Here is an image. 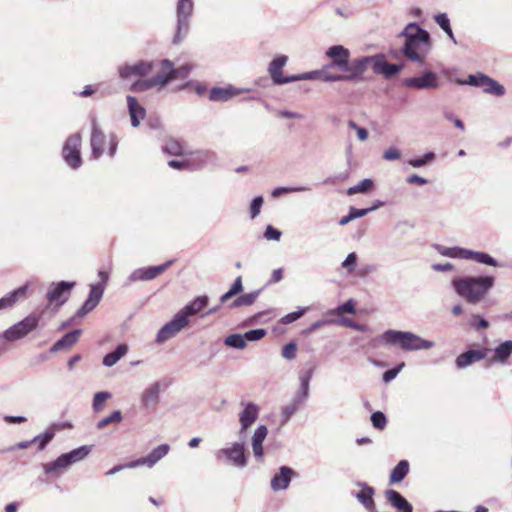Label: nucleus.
Here are the masks:
<instances>
[{
    "mask_svg": "<svg viewBox=\"0 0 512 512\" xmlns=\"http://www.w3.org/2000/svg\"><path fill=\"white\" fill-rule=\"evenodd\" d=\"M470 324L476 329H486L489 327V322L485 318L477 314L472 315Z\"/></svg>",
    "mask_w": 512,
    "mask_h": 512,
    "instance_id": "nucleus-60",
    "label": "nucleus"
},
{
    "mask_svg": "<svg viewBox=\"0 0 512 512\" xmlns=\"http://www.w3.org/2000/svg\"><path fill=\"white\" fill-rule=\"evenodd\" d=\"M356 485L360 487V491L353 493L354 497L368 512H374L376 509L374 495L375 489L365 482H357Z\"/></svg>",
    "mask_w": 512,
    "mask_h": 512,
    "instance_id": "nucleus-21",
    "label": "nucleus"
},
{
    "mask_svg": "<svg viewBox=\"0 0 512 512\" xmlns=\"http://www.w3.org/2000/svg\"><path fill=\"white\" fill-rule=\"evenodd\" d=\"M489 351L488 348L469 349L456 357L455 365L458 369H465L473 363L485 359Z\"/></svg>",
    "mask_w": 512,
    "mask_h": 512,
    "instance_id": "nucleus-19",
    "label": "nucleus"
},
{
    "mask_svg": "<svg viewBox=\"0 0 512 512\" xmlns=\"http://www.w3.org/2000/svg\"><path fill=\"white\" fill-rule=\"evenodd\" d=\"M511 355L512 340H506L494 348V352L491 357V362L506 365L508 364Z\"/></svg>",
    "mask_w": 512,
    "mask_h": 512,
    "instance_id": "nucleus-29",
    "label": "nucleus"
},
{
    "mask_svg": "<svg viewBox=\"0 0 512 512\" xmlns=\"http://www.w3.org/2000/svg\"><path fill=\"white\" fill-rule=\"evenodd\" d=\"M313 370L309 369L300 376V389L292 401L282 408L281 425H285L290 418L303 406L309 396V385Z\"/></svg>",
    "mask_w": 512,
    "mask_h": 512,
    "instance_id": "nucleus-6",
    "label": "nucleus"
},
{
    "mask_svg": "<svg viewBox=\"0 0 512 512\" xmlns=\"http://www.w3.org/2000/svg\"><path fill=\"white\" fill-rule=\"evenodd\" d=\"M380 340L385 344L398 345L405 351L428 350L435 346V343L426 340L409 331L386 330Z\"/></svg>",
    "mask_w": 512,
    "mask_h": 512,
    "instance_id": "nucleus-3",
    "label": "nucleus"
},
{
    "mask_svg": "<svg viewBox=\"0 0 512 512\" xmlns=\"http://www.w3.org/2000/svg\"><path fill=\"white\" fill-rule=\"evenodd\" d=\"M54 431L46 430L43 434H39L34 437L31 442L38 445V450H43L47 444L54 438Z\"/></svg>",
    "mask_w": 512,
    "mask_h": 512,
    "instance_id": "nucleus-49",
    "label": "nucleus"
},
{
    "mask_svg": "<svg viewBox=\"0 0 512 512\" xmlns=\"http://www.w3.org/2000/svg\"><path fill=\"white\" fill-rule=\"evenodd\" d=\"M483 92L486 94L494 95V96H503L505 94V88L496 80L488 77L487 81L482 88Z\"/></svg>",
    "mask_w": 512,
    "mask_h": 512,
    "instance_id": "nucleus-42",
    "label": "nucleus"
},
{
    "mask_svg": "<svg viewBox=\"0 0 512 512\" xmlns=\"http://www.w3.org/2000/svg\"><path fill=\"white\" fill-rule=\"evenodd\" d=\"M154 63L152 61H138L133 64H124L118 67L119 77L123 80L132 77H144L152 72Z\"/></svg>",
    "mask_w": 512,
    "mask_h": 512,
    "instance_id": "nucleus-13",
    "label": "nucleus"
},
{
    "mask_svg": "<svg viewBox=\"0 0 512 512\" xmlns=\"http://www.w3.org/2000/svg\"><path fill=\"white\" fill-rule=\"evenodd\" d=\"M163 149L166 153L174 156L183 155L185 153L183 146L176 140H169Z\"/></svg>",
    "mask_w": 512,
    "mask_h": 512,
    "instance_id": "nucleus-51",
    "label": "nucleus"
},
{
    "mask_svg": "<svg viewBox=\"0 0 512 512\" xmlns=\"http://www.w3.org/2000/svg\"><path fill=\"white\" fill-rule=\"evenodd\" d=\"M297 346L294 342L286 344L282 349V356L286 359H294L296 356Z\"/></svg>",
    "mask_w": 512,
    "mask_h": 512,
    "instance_id": "nucleus-63",
    "label": "nucleus"
},
{
    "mask_svg": "<svg viewBox=\"0 0 512 512\" xmlns=\"http://www.w3.org/2000/svg\"><path fill=\"white\" fill-rule=\"evenodd\" d=\"M80 146H81V136L76 133L68 137L66 140L62 155L63 159L68 166L73 169H77L82 164L81 154H80Z\"/></svg>",
    "mask_w": 512,
    "mask_h": 512,
    "instance_id": "nucleus-9",
    "label": "nucleus"
},
{
    "mask_svg": "<svg viewBox=\"0 0 512 512\" xmlns=\"http://www.w3.org/2000/svg\"><path fill=\"white\" fill-rule=\"evenodd\" d=\"M321 80L324 82L347 81L345 74L330 73L322 70Z\"/></svg>",
    "mask_w": 512,
    "mask_h": 512,
    "instance_id": "nucleus-58",
    "label": "nucleus"
},
{
    "mask_svg": "<svg viewBox=\"0 0 512 512\" xmlns=\"http://www.w3.org/2000/svg\"><path fill=\"white\" fill-rule=\"evenodd\" d=\"M90 451L91 448L89 446L84 445L78 447L68 453L61 454L54 461L43 464L42 468L45 474L56 478L60 477L71 465L85 459L89 455Z\"/></svg>",
    "mask_w": 512,
    "mask_h": 512,
    "instance_id": "nucleus-4",
    "label": "nucleus"
},
{
    "mask_svg": "<svg viewBox=\"0 0 512 512\" xmlns=\"http://www.w3.org/2000/svg\"><path fill=\"white\" fill-rule=\"evenodd\" d=\"M401 157V151L396 147H389L383 153V159L387 161L398 160Z\"/></svg>",
    "mask_w": 512,
    "mask_h": 512,
    "instance_id": "nucleus-64",
    "label": "nucleus"
},
{
    "mask_svg": "<svg viewBox=\"0 0 512 512\" xmlns=\"http://www.w3.org/2000/svg\"><path fill=\"white\" fill-rule=\"evenodd\" d=\"M403 83L409 88L416 89H434L439 86L437 75L433 71H425L418 77L406 78Z\"/></svg>",
    "mask_w": 512,
    "mask_h": 512,
    "instance_id": "nucleus-17",
    "label": "nucleus"
},
{
    "mask_svg": "<svg viewBox=\"0 0 512 512\" xmlns=\"http://www.w3.org/2000/svg\"><path fill=\"white\" fill-rule=\"evenodd\" d=\"M398 37L405 39L401 49L402 54L412 62L425 64L426 55L431 48L429 33L413 22L409 23Z\"/></svg>",
    "mask_w": 512,
    "mask_h": 512,
    "instance_id": "nucleus-1",
    "label": "nucleus"
},
{
    "mask_svg": "<svg viewBox=\"0 0 512 512\" xmlns=\"http://www.w3.org/2000/svg\"><path fill=\"white\" fill-rule=\"evenodd\" d=\"M106 136L100 129L96 118L92 119V131L90 138V145L92 149L91 156L93 159H99L104 153Z\"/></svg>",
    "mask_w": 512,
    "mask_h": 512,
    "instance_id": "nucleus-20",
    "label": "nucleus"
},
{
    "mask_svg": "<svg viewBox=\"0 0 512 512\" xmlns=\"http://www.w3.org/2000/svg\"><path fill=\"white\" fill-rule=\"evenodd\" d=\"M249 89L236 88L232 85L225 87H213L209 93V99L214 102H226L234 96L240 95Z\"/></svg>",
    "mask_w": 512,
    "mask_h": 512,
    "instance_id": "nucleus-25",
    "label": "nucleus"
},
{
    "mask_svg": "<svg viewBox=\"0 0 512 512\" xmlns=\"http://www.w3.org/2000/svg\"><path fill=\"white\" fill-rule=\"evenodd\" d=\"M224 456L227 462L235 467L244 468L247 466V454L245 449V441L232 443L230 447L218 450L217 457Z\"/></svg>",
    "mask_w": 512,
    "mask_h": 512,
    "instance_id": "nucleus-8",
    "label": "nucleus"
},
{
    "mask_svg": "<svg viewBox=\"0 0 512 512\" xmlns=\"http://www.w3.org/2000/svg\"><path fill=\"white\" fill-rule=\"evenodd\" d=\"M347 125L349 128L353 129L356 132L357 137L360 141L363 142L368 139L369 133H368L367 129L358 126V124L354 120H349L347 122Z\"/></svg>",
    "mask_w": 512,
    "mask_h": 512,
    "instance_id": "nucleus-56",
    "label": "nucleus"
},
{
    "mask_svg": "<svg viewBox=\"0 0 512 512\" xmlns=\"http://www.w3.org/2000/svg\"><path fill=\"white\" fill-rule=\"evenodd\" d=\"M104 294V287L103 284H91L90 285V291L88 294L87 299L83 303V305L78 309L76 316L77 317H84L89 312L94 310L96 306L101 301Z\"/></svg>",
    "mask_w": 512,
    "mask_h": 512,
    "instance_id": "nucleus-16",
    "label": "nucleus"
},
{
    "mask_svg": "<svg viewBox=\"0 0 512 512\" xmlns=\"http://www.w3.org/2000/svg\"><path fill=\"white\" fill-rule=\"evenodd\" d=\"M160 402V383L154 382L142 393L140 403L145 410H155Z\"/></svg>",
    "mask_w": 512,
    "mask_h": 512,
    "instance_id": "nucleus-23",
    "label": "nucleus"
},
{
    "mask_svg": "<svg viewBox=\"0 0 512 512\" xmlns=\"http://www.w3.org/2000/svg\"><path fill=\"white\" fill-rule=\"evenodd\" d=\"M375 55L363 56L355 58L352 61L349 60L347 68L343 70L347 81H359L363 79L364 72L369 66L374 70Z\"/></svg>",
    "mask_w": 512,
    "mask_h": 512,
    "instance_id": "nucleus-11",
    "label": "nucleus"
},
{
    "mask_svg": "<svg viewBox=\"0 0 512 512\" xmlns=\"http://www.w3.org/2000/svg\"><path fill=\"white\" fill-rule=\"evenodd\" d=\"M75 284L76 283L73 281H60L51 283L46 293L48 304H54L56 307L62 306L67 301L68 295L74 288Z\"/></svg>",
    "mask_w": 512,
    "mask_h": 512,
    "instance_id": "nucleus-10",
    "label": "nucleus"
},
{
    "mask_svg": "<svg viewBox=\"0 0 512 512\" xmlns=\"http://www.w3.org/2000/svg\"><path fill=\"white\" fill-rule=\"evenodd\" d=\"M358 256L355 252H351L347 255L345 260L342 262L341 266L343 269L347 270L349 273L354 272L357 265Z\"/></svg>",
    "mask_w": 512,
    "mask_h": 512,
    "instance_id": "nucleus-54",
    "label": "nucleus"
},
{
    "mask_svg": "<svg viewBox=\"0 0 512 512\" xmlns=\"http://www.w3.org/2000/svg\"><path fill=\"white\" fill-rule=\"evenodd\" d=\"M489 76L483 73L470 74L467 79H457L456 83L459 85H470L474 87L483 88L485 82L487 81Z\"/></svg>",
    "mask_w": 512,
    "mask_h": 512,
    "instance_id": "nucleus-41",
    "label": "nucleus"
},
{
    "mask_svg": "<svg viewBox=\"0 0 512 512\" xmlns=\"http://www.w3.org/2000/svg\"><path fill=\"white\" fill-rule=\"evenodd\" d=\"M244 335H245L246 342L247 341H259L266 335V330L262 329V328L253 329V330L246 332Z\"/></svg>",
    "mask_w": 512,
    "mask_h": 512,
    "instance_id": "nucleus-59",
    "label": "nucleus"
},
{
    "mask_svg": "<svg viewBox=\"0 0 512 512\" xmlns=\"http://www.w3.org/2000/svg\"><path fill=\"white\" fill-rule=\"evenodd\" d=\"M39 322L40 316L32 313L6 329L3 332L2 337L10 342L20 340L32 331L36 330L39 326Z\"/></svg>",
    "mask_w": 512,
    "mask_h": 512,
    "instance_id": "nucleus-7",
    "label": "nucleus"
},
{
    "mask_svg": "<svg viewBox=\"0 0 512 512\" xmlns=\"http://www.w3.org/2000/svg\"><path fill=\"white\" fill-rule=\"evenodd\" d=\"M409 472V462L407 460H401L393 468L390 474V482L397 483L402 481Z\"/></svg>",
    "mask_w": 512,
    "mask_h": 512,
    "instance_id": "nucleus-40",
    "label": "nucleus"
},
{
    "mask_svg": "<svg viewBox=\"0 0 512 512\" xmlns=\"http://www.w3.org/2000/svg\"><path fill=\"white\" fill-rule=\"evenodd\" d=\"M373 187V181L371 179H363L360 183L350 187L347 190L348 195H354L357 193H366Z\"/></svg>",
    "mask_w": 512,
    "mask_h": 512,
    "instance_id": "nucleus-50",
    "label": "nucleus"
},
{
    "mask_svg": "<svg viewBox=\"0 0 512 512\" xmlns=\"http://www.w3.org/2000/svg\"><path fill=\"white\" fill-rule=\"evenodd\" d=\"M371 422L376 429L383 430L387 424V418L383 412L377 411L371 415Z\"/></svg>",
    "mask_w": 512,
    "mask_h": 512,
    "instance_id": "nucleus-53",
    "label": "nucleus"
},
{
    "mask_svg": "<svg viewBox=\"0 0 512 512\" xmlns=\"http://www.w3.org/2000/svg\"><path fill=\"white\" fill-rule=\"evenodd\" d=\"M295 472L288 466H281L279 471L271 479V489L275 492L286 490Z\"/></svg>",
    "mask_w": 512,
    "mask_h": 512,
    "instance_id": "nucleus-24",
    "label": "nucleus"
},
{
    "mask_svg": "<svg viewBox=\"0 0 512 512\" xmlns=\"http://www.w3.org/2000/svg\"><path fill=\"white\" fill-rule=\"evenodd\" d=\"M456 294L467 303L476 305L488 295L495 285V277L491 275L461 276L451 282Z\"/></svg>",
    "mask_w": 512,
    "mask_h": 512,
    "instance_id": "nucleus-2",
    "label": "nucleus"
},
{
    "mask_svg": "<svg viewBox=\"0 0 512 512\" xmlns=\"http://www.w3.org/2000/svg\"><path fill=\"white\" fill-rule=\"evenodd\" d=\"M261 293V289L242 294L234 299L230 304L229 308H238L243 306H251L255 303L256 299Z\"/></svg>",
    "mask_w": 512,
    "mask_h": 512,
    "instance_id": "nucleus-38",
    "label": "nucleus"
},
{
    "mask_svg": "<svg viewBox=\"0 0 512 512\" xmlns=\"http://www.w3.org/2000/svg\"><path fill=\"white\" fill-rule=\"evenodd\" d=\"M81 334L80 329H75L67 334H65L62 338L57 340L52 347L50 348L51 352H58L60 350H64L73 346L77 341Z\"/></svg>",
    "mask_w": 512,
    "mask_h": 512,
    "instance_id": "nucleus-36",
    "label": "nucleus"
},
{
    "mask_svg": "<svg viewBox=\"0 0 512 512\" xmlns=\"http://www.w3.org/2000/svg\"><path fill=\"white\" fill-rule=\"evenodd\" d=\"M465 255L463 256V259L465 260H472L480 264H484L491 267H499V262L489 255L488 253L482 252V251H474L470 249H466V252H463Z\"/></svg>",
    "mask_w": 512,
    "mask_h": 512,
    "instance_id": "nucleus-33",
    "label": "nucleus"
},
{
    "mask_svg": "<svg viewBox=\"0 0 512 512\" xmlns=\"http://www.w3.org/2000/svg\"><path fill=\"white\" fill-rule=\"evenodd\" d=\"M194 11L193 0H178L176 3V27L173 44H180L188 35Z\"/></svg>",
    "mask_w": 512,
    "mask_h": 512,
    "instance_id": "nucleus-5",
    "label": "nucleus"
},
{
    "mask_svg": "<svg viewBox=\"0 0 512 512\" xmlns=\"http://www.w3.org/2000/svg\"><path fill=\"white\" fill-rule=\"evenodd\" d=\"M27 291L28 285L25 284L0 298V310L8 309L18 300L26 298Z\"/></svg>",
    "mask_w": 512,
    "mask_h": 512,
    "instance_id": "nucleus-34",
    "label": "nucleus"
},
{
    "mask_svg": "<svg viewBox=\"0 0 512 512\" xmlns=\"http://www.w3.org/2000/svg\"><path fill=\"white\" fill-rule=\"evenodd\" d=\"M157 87L153 81V78L140 79L132 83L130 90L135 93H141L148 91L152 88Z\"/></svg>",
    "mask_w": 512,
    "mask_h": 512,
    "instance_id": "nucleus-45",
    "label": "nucleus"
},
{
    "mask_svg": "<svg viewBox=\"0 0 512 512\" xmlns=\"http://www.w3.org/2000/svg\"><path fill=\"white\" fill-rule=\"evenodd\" d=\"M439 251L443 256L463 259L462 255H465L463 252H466V248H461V247L442 248Z\"/></svg>",
    "mask_w": 512,
    "mask_h": 512,
    "instance_id": "nucleus-55",
    "label": "nucleus"
},
{
    "mask_svg": "<svg viewBox=\"0 0 512 512\" xmlns=\"http://www.w3.org/2000/svg\"><path fill=\"white\" fill-rule=\"evenodd\" d=\"M112 397V394L108 391H101L94 394L92 401L93 411L98 413L103 410L105 402Z\"/></svg>",
    "mask_w": 512,
    "mask_h": 512,
    "instance_id": "nucleus-43",
    "label": "nucleus"
},
{
    "mask_svg": "<svg viewBox=\"0 0 512 512\" xmlns=\"http://www.w3.org/2000/svg\"><path fill=\"white\" fill-rule=\"evenodd\" d=\"M306 311H307V308H300L298 311L289 313L282 318V322L284 324H290V323L298 320L300 317H302L306 313Z\"/></svg>",
    "mask_w": 512,
    "mask_h": 512,
    "instance_id": "nucleus-61",
    "label": "nucleus"
},
{
    "mask_svg": "<svg viewBox=\"0 0 512 512\" xmlns=\"http://www.w3.org/2000/svg\"><path fill=\"white\" fill-rule=\"evenodd\" d=\"M187 324L188 320L177 312L174 317L158 331L156 342L163 343L169 340L179 331H181Z\"/></svg>",
    "mask_w": 512,
    "mask_h": 512,
    "instance_id": "nucleus-14",
    "label": "nucleus"
},
{
    "mask_svg": "<svg viewBox=\"0 0 512 512\" xmlns=\"http://www.w3.org/2000/svg\"><path fill=\"white\" fill-rule=\"evenodd\" d=\"M224 344L235 349H244L247 345L245 335L231 334L224 339Z\"/></svg>",
    "mask_w": 512,
    "mask_h": 512,
    "instance_id": "nucleus-44",
    "label": "nucleus"
},
{
    "mask_svg": "<svg viewBox=\"0 0 512 512\" xmlns=\"http://www.w3.org/2000/svg\"><path fill=\"white\" fill-rule=\"evenodd\" d=\"M402 69V64L388 63L384 54L375 55L374 73L382 74L385 78H391L397 75Z\"/></svg>",
    "mask_w": 512,
    "mask_h": 512,
    "instance_id": "nucleus-22",
    "label": "nucleus"
},
{
    "mask_svg": "<svg viewBox=\"0 0 512 512\" xmlns=\"http://www.w3.org/2000/svg\"><path fill=\"white\" fill-rule=\"evenodd\" d=\"M268 429L265 425H260L252 436V449L256 458H261L264 454L263 442L267 436Z\"/></svg>",
    "mask_w": 512,
    "mask_h": 512,
    "instance_id": "nucleus-37",
    "label": "nucleus"
},
{
    "mask_svg": "<svg viewBox=\"0 0 512 512\" xmlns=\"http://www.w3.org/2000/svg\"><path fill=\"white\" fill-rule=\"evenodd\" d=\"M465 255L463 256V259L465 260H472L480 264H484L491 267H499V262L489 255L488 253L482 252V251H474L470 249H466V252H463Z\"/></svg>",
    "mask_w": 512,
    "mask_h": 512,
    "instance_id": "nucleus-32",
    "label": "nucleus"
},
{
    "mask_svg": "<svg viewBox=\"0 0 512 512\" xmlns=\"http://www.w3.org/2000/svg\"><path fill=\"white\" fill-rule=\"evenodd\" d=\"M386 500L401 512L413 511L412 505L398 491L389 489L385 491Z\"/></svg>",
    "mask_w": 512,
    "mask_h": 512,
    "instance_id": "nucleus-31",
    "label": "nucleus"
},
{
    "mask_svg": "<svg viewBox=\"0 0 512 512\" xmlns=\"http://www.w3.org/2000/svg\"><path fill=\"white\" fill-rule=\"evenodd\" d=\"M260 408L253 402L245 405L239 414V422L241 425L240 434H245L247 429L257 420Z\"/></svg>",
    "mask_w": 512,
    "mask_h": 512,
    "instance_id": "nucleus-26",
    "label": "nucleus"
},
{
    "mask_svg": "<svg viewBox=\"0 0 512 512\" xmlns=\"http://www.w3.org/2000/svg\"><path fill=\"white\" fill-rule=\"evenodd\" d=\"M263 202H264V199L262 196H256L252 200V202L250 204V216L252 219L256 218L260 214Z\"/></svg>",
    "mask_w": 512,
    "mask_h": 512,
    "instance_id": "nucleus-57",
    "label": "nucleus"
},
{
    "mask_svg": "<svg viewBox=\"0 0 512 512\" xmlns=\"http://www.w3.org/2000/svg\"><path fill=\"white\" fill-rule=\"evenodd\" d=\"M191 70L192 66L190 64H184L178 68H175L174 64L172 63L173 80L186 78L190 74Z\"/></svg>",
    "mask_w": 512,
    "mask_h": 512,
    "instance_id": "nucleus-52",
    "label": "nucleus"
},
{
    "mask_svg": "<svg viewBox=\"0 0 512 512\" xmlns=\"http://www.w3.org/2000/svg\"><path fill=\"white\" fill-rule=\"evenodd\" d=\"M170 450L168 444H161L154 448L146 457H141L137 460L127 463L128 468H136L145 465L152 468L158 461L164 458Z\"/></svg>",
    "mask_w": 512,
    "mask_h": 512,
    "instance_id": "nucleus-15",
    "label": "nucleus"
},
{
    "mask_svg": "<svg viewBox=\"0 0 512 512\" xmlns=\"http://www.w3.org/2000/svg\"><path fill=\"white\" fill-rule=\"evenodd\" d=\"M281 231L274 228L272 225H268L264 231V237L267 240L279 241L281 238Z\"/></svg>",
    "mask_w": 512,
    "mask_h": 512,
    "instance_id": "nucleus-62",
    "label": "nucleus"
},
{
    "mask_svg": "<svg viewBox=\"0 0 512 512\" xmlns=\"http://www.w3.org/2000/svg\"><path fill=\"white\" fill-rule=\"evenodd\" d=\"M126 99L131 125L133 127H138L140 125V121L145 118L146 110L135 97L128 95Z\"/></svg>",
    "mask_w": 512,
    "mask_h": 512,
    "instance_id": "nucleus-28",
    "label": "nucleus"
},
{
    "mask_svg": "<svg viewBox=\"0 0 512 512\" xmlns=\"http://www.w3.org/2000/svg\"><path fill=\"white\" fill-rule=\"evenodd\" d=\"M209 302V298L206 295L198 296L189 302L184 308L178 313L188 320L189 316H193L202 311Z\"/></svg>",
    "mask_w": 512,
    "mask_h": 512,
    "instance_id": "nucleus-30",
    "label": "nucleus"
},
{
    "mask_svg": "<svg viewBox=\"0 0 512 512\" xmlns=\"http://www.w3.org/2000/svg\"><path fill=\"white\" fill-rule=\"evenodd\" d=\"M310 191V188L307 186H283V187H277L272 190L271 195L274 198H278L281 195L287 194V193H296V192H305Z\"/></svg>",
    "mask_w": 512,
    "mask_h": 512,
    "instance_id": "nucleus-46",
    "label": "nucleus"
},
{
    "mask_svg": "<svg viewBox=\"0 0 512 512\" xmlns=\"http://www.w3.org/2000/svg\"><path fill=\"white\" fill-rule=\"evenodd\" d=\"M160 66H161L160 70L152 78H153L155 85L159 89H162L168 83L173 81L172 61H170L169 59H163L160 62Z\"/></svg>",
    "mask_w": 512,
    "mask_h": 512,
    "instance_id": "nucleus-27",
    "label": "nucleus"
},
{
    "mask_svg": "<svg viewBox=\"0 0 512 512\" xmlns=\"http://www.w3.org/2000/svg\"><path fill=\"white\" fill-rule=\"evenodd\" d=\"M122 419H123V416H122L121 411L120 410H115L109 416L104 417L103 419H101L97 423L96 427H97V429L102 430V429H104L109 424L120 423L122 421Z\"/></svg>",
    "mask_w": 512,
    "mask_h": 512,
    "instance_id": "nucleus-48",
    "label": "nucleus"
},
{
    "mask_svg": "<svg viewBox=\"0 0 512 512\" xmlns=\"http://www.w3.org/2000/svg\"><path fill=\"white\" fill-rule=\"evenodd\" d=\"M435 158H436L435 153L432 151H429V152H426L420 158L408 160L407 163H408V165H410L413 168H420V167H423L425 165L432 163L435 160Z\"/></svg>",
    "mask_w": 512,
    "mask_h": 512,
    "instance_id": "nucleus-47",
    "label": "nucleus"
},
{
    "mask_svg": "<svg viewBox=\"0 0 512 512\" xmlns=\"http://www.w3.org/2000/svg\"><path fill=\"white\" fill-rule=\"evenodd\" d=\"M173 260H169L158 266H150L147 268L135 269L127 278L126 285H131L137 281H150L165 272L171 265Z\"/></svg>",
    "mask_w": 512,
    "mask_h": 512,
    "instance_id": "nucleus-12",
    "label": "nucleus"
},
{
    "mask_svg": "<svg viewBox=\"0 0 512 512\" xmlns=\"http://www.w3.org/2000/svg\"><path fill=\"white\" fill-rule=\"evenodd\" d=\"M288 57L285 55H279L275 57L268 66V73L275 85L283 77L282 69L286 65Z\"/></svg>",
    "mask_w": 512,
    "mask_h": 512,
    "instance_id": "nucleus-35",
    "label": "nucleus"
},
{
    "mask_svg": "<svg viewBox=\"0 0 512 512\" xmlns=\"http://www.w3.org/2000/svg\"><path fill=\"white\" fill-rule=\"evenodd\" d=\"M128 346L126 344H119L116 349L103 358V365L106 367L114 366L122 357L126 355Z\"/></svg>",
    "mask_w": 512,
    "mask_h": 512,
    "instance_id": "nucleus-39",
    "label": "nucleus"
},
{
    "mask_svg": "<svg viewBox=\"0 0 512 512\" xmlns=\"http://www.w3.org/2000/svg\"><path fill=\"white\" fill-rule=\"evenodd\" d=\"M325 54L332 60L329 67H336L340 71L347 68V64L350 60V51L343 45H333L327 49Z\"/></svg>",
    "mask_w": 512,
    "mask_h": 512,
    "instance_id": "nucleus-18",
    "label": "nucleus"
}]
</instances>
